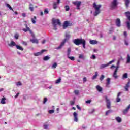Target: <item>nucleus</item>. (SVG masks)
Returning <instances> with one entry per match:
<instances>
[{
    "label": "nucleus",
    "instance_id": "37",
    "mask_svg": "<svg viewBox=\"0 0 130 130\" xmlns=\"http://www.w3.org/2000/svg\"><path fill=\"white\" fill-rule=\"evenodd\" d=\"M111 112H112V110H109L106 112L105 115L107 116V115H108V114L111 113Z\"/></svg>",
    "mask_w": 130,
    "mask_h": 130
},
{
    "label": "nucleus",
    "instance_id": "17",
    "mask_svg": "<svg viewBox=\"0 0 130 130\" xmlns=\"http://www.w3.org/2000/svg\"><path fill=\"white\" fill-rule=\"evenodd\" d=\"M108 66H109L108 63L107 64H101L100 67V69H101V70H102V69H105V68H107V67H108Z\"/></svg>",
    "mask_w": 130,
    "mask_h": 130
},
{
    "label": "nucleus",
    "instance_id": "34",
    "mask_svg": "<svg viewBox=\"0 0 130 130\" xmlns=\"http://www.w3.org/2000/svg\"><path fill=\"white\" fill-rule=\"evenodd\" d=\"M34 18H31V22L33 24H36V21H35V20H36V16H34Z\"/></svg>",
    "mask_w": 130,
    "mask_h": 130
},
{
    "label": "nucleus",
    "instance_id": "51",
    "mask_svg": "<svg viewBox=\"0 0 130 130\" xmlns=\"http://www.w3.org/2000/svg\"><path fill=\"white\" fill-rule=\"evenodd\" d=\"M16 86H22V83L21 82H18L16 83Z\"/></svg>",
    "mask_w": 130,
    "mask_h": 130
},
{
    "label": "nucleus",
    "instance_id": "64",
    "mask_svg": "<svg viewBox=\"0 0 130 130\" xmlns=\"http://www.w3.org/2000/svg\"><path fill=\"white\" fill-rule=\"evenodd\" d=\"M113 68H115V66L114 65H112L110 69H113Z\"/></svg>",
    "mask_w": 130,
    "mask_h": 130
},
{
    "label": "nucleus",
    "instance_id": "58",
    "mask_svg": "<svg viewBox=\"0 0 130 130\" xmlns=\"http://www.w3.org/2000/svg\"><path fill=\"white\" fill-rule=\"evenodd\" d=\"M19 95H20V93H17V94L15 96V98H18V97H19Z\"/></svg>",
    "mask_w": 130,
    "mask_h": 130
},
{
    "label": "nucleus",
    "instance_id": "19",
    "mask_svg": "<svg viewBox=\"0 0 130 130\" xmlns=\"http://www.w3.org/2000/svg\"><path fill=\"white\" fill-rule=\"evenodd\" d=\"M120 95H121V92H119L118 93V95H117V98L116 99V102H120V98H119V96H120Z\"/></svg>",
    "mask_w": 130,
    "mask_h": 130
},
{
    "label": "nucleus",
    "instance_id": "39",
    "mask_svg": "<svg viewBox=\"0 0 130 130\" xmlns=\"http://www.w3.org/2000/svg\"><path fill=\"white\" fill-rule=\"evenodd\" d=\"M126 24H127V28L128 30H130V22L127 21Z\"/></svg>",
    "mask_w": 130,
    "mask_h": 130
},
{
    "label": "nucleus",
    "instance_id": "63",
    "mask_svg": "<svg viewBox=\"0 0 130 130\" xmlns=\"http://www.w3.org/2000/svg\"><path fill=\"white\" fill-rule=\"evenodd\" d=\"M125 45H128V42H127L126 41H125Z\"/></svg>",
    "mask_w": 130,
    "mask_h": 130
},
{
    "label": "nucleus",
    "instance_id": "30",
    "mask_svg": "<svg viewBox=\"0 0 130 130\" xmlns=\"http://www.w3.org/2000/svg\"><path fill=\"white\" fill-rule=\"evenodd\" d=\"M71 51H72L71 48H68L67 51V56H70V54H71Z\"/></svg>",
    "mask_w": 130,
    "mask_h": 130
},
{
    "label": "nucleus",
    "instance_id": "53",
    "mask_svg": "<svg viewBox=\"0 0 130 130\" xmlns=\"http://www.w3.org/2000/svg\"><path fill=\"white\" fill-rule=\"evenodd\" d=\"M118 69H119V65H117L115 71H116V72H117V71H118Z\"/></svg>",
    "mask_w": 130,
    "mask_h": 130
},
{
    "label": "nucleus",
    "instance_id": "60",
    "mask_svg": "<svg viewBox=\"0 0 130 130\" xmlns=\"http://www.w3.org/2000/svg\"><path fill=\"white\" fill-rule=\"evenodd\" d=\"M23 45H25V46H26V45H27V42H23Z\"/></svg>",
    "mask_w": 130,
    "mask_h": 130
},
{
    "label": "nucleus",
    "instance_id": "25",
    "mask_svg": "<svg viewBox=\"0 0 130 130\" xmlns=\"http://www.w3.org/2000/svg\"><path fill=\"white\" fill-rule=\"evenodd\" d=\"M129 4H130L129 0H125V5L126 8H128V5H129Z\"/></svg>",
    "mask_w": 130,
    "mask_h": 130
},
{
    "label": "nucleus",
    "instance_id": "42",
    "mask_svg": "<svg viewBox=\"0 0 130 130\" xmlns=\"http://www.w3.org/2000/svg\"><path fill=\"white\" fill-rule=\"evenodd\" d=\"M122 79H127V73H124L123 74Z\"/></svg>",
    "mask_w": 130,
    "mask_h": 130
},
{
    "label": "nucleus",
    "instance_id": "44",
    "mask_svg": "<svg viewBox=\"0 0 130 130\" xmlns=\"http://www.w3.org/2000/svg\"><path fill=\"white\" fill-rule=\"evenodd\" d=\"M65 10L67 12L70 11V7L68 5L65 6Z\"/></svg>",
    "mask_w": 130,
    "mask_h": 130
},
{
    "label": "nucleus",
    "instance_id": "18",
    "mask_svg": "<svg viewBox=\"0 0 130 130\" xmlns=\"http://www.w3.org/2000/svg\"><path fill=\"white\" fill-rule=\"evenodd\" d=\"M125 15L126 17L127 18L128 20H129V21H130V12L127 11V12H125Z\"/></svg>",
    "mask_w": 130,
    "mask_h": 130
},
{
    "label": "nucleus",
    "instance_id": "20",
    "mask_svg": "<svg viewBox=\"0 0 130 130\" xmlns=\"http://www.w3.org/2000/svg\"><path fill=\"white\" fill-rule=\"evenodd\" d=\"M9 46H10V47H12V46H16V43H15L14 41H12L10 44H8Z\"/></svg>",
    "mask_w": 130,
    "mask_h": 130
},
{
    "label": "nucleus",
    "instance_id": "11",
    "mask_svg": "<svg viewBox=\"0 0 130 130\" xmlns=\"http://www.w3.org/2000/svg\"><path fill=\"white\" fill-rule=\"evenodd\" d=\"M69 26H71V24L69 22V21H64L63 25V28L67 29Z\"/></svg>",
    "mask_w": 130,
    "mask_h": 130
},
{
    "label": "nucleus",
    "instance_id": "32",
    "mask_svg": "<svg viewBox=\"0 0 130 130\" xmlns=\"http://www.w3.org/2000/svg\"><path fill=\"white\" fill-rule=\"evenodd\" d=\"M96 89L98 91H99V92H101V91H102V88L99 85L96 86Z\"/></svg>",
    "mask_w": 130,
    "mask_h": 130
},
{
    "label": "nucleus",
    "instance_id": "5",
    "mask_svg": "<svg viewBox=\"0 0 130 130\" xmlns=\"http://www.w3.org/2000/svg\"><path fill=\"white\" fill-rule=\"evenodd\" d=\"M52 22L53 24L54 30H57V28H56V24L60 25V21L59 19H53Z\"/></svg>",
    "mask_w": 130,
    "mask_h": 130
},
{
    "label": "nucleus",
    "instance_id": "23",
    "mask_svg": "<svg viewBox=\"0 0 130 130\" xmlns=\"http://www.w3.org/2000/svg\"><path fill=\"white\" fill-rule=\"evenodd\" d=\"M109 85H110V78L107 79V83H106V87H109Z\"/></svg>",
    "mask_w": 130,
    "mask_h": 130
},
{
    "label": "nucleus",
    "instance_id": "43",
    "mask_svg": "<svg viewBox=\"0 0 130 130\" xmlns=\"http://www.w3.org/2000/svg\"><path fill=\"white\" fill-rule=\"evenodd\" d=\"M61 81V78H59L57 80H56L55 84H59V83Z\"/></svg>",
    "mask_w": 130,
    "mask_h": 130
},
{
    "label": "nucleus",
    "instance_id": "2",
    "mask_svg": "<svg viewBox=\"0 0 130 130\" xmlns=\"http://www.w3.org/2000/svg\"><path fill=\"white\" fill-rule=\"evenodd\" d=\"M93 7L95 10V12L93 13L94 16H98L101 12V10H100V8L102 7L101 5H97L95 3H94Z\"/></svg>",
    "mask_w": 130,
    "mask_h": 130
},
{
    "label": "nucleus",
    "instance_id": "47",
    "mask_svg": "<svg viewBox=\"0 0 130 130\" xmlns=\"http://www.w3.org/2000/svg\"><path fill=\"white\" fill-rule=\"evenodd\" d=\"M74 93H75V95H79V91L78 90H75Z\"/></svg>",
    "mask_w": 130,
    "mask_h": 130
},
{
    "label": "nucleus",
    "instance_id": "29",
    "mask_svg": "<svg viewBox=\"0 0 130 130\" xmlns=\"http://www.w3.org/2000/svg\"><path fill=\"white\" fill-rule=\"evenodd\" d=\"M79 58H80V59H84L85 56H84L83 54H79Z\"/></svg>",
    "mask_w": 130,
    "mask_h": 130
},
{
    "label": "nucleus",
    "instance_id": "1",
    "mask_svg": "<svg viewBox=\"0 0 130 130\" xmlns=\"http://www.w3.org/2000/svg\"><path fill=\"white\" fill-rule=\"evenodd\" d=\"M73 42L75 44V45H81V44H82V46L83 48H86V40L84 39H75L73 40Z\"/></svg>",
    "mask_w": 130,
    "mask_h": 130
},
{
    "label": "nucleus",
    "instance_id": "41",
    "mask_svg": "<svg viewBox=\"0 0 130 130\" xmlns=\"http://www.w3.org/2000/svg\"><path fill=\"white\" fill-rule=\"evenodd\" d=\"M104 78H105V76H104V75H102L100 78V81L102 82V81H103V80L104 79Z\"/></svg>",
    "mask_w": 130,
    "mask_h": 130
},
{
    "label": "nucleus",
    "instance_id": "9",
    "mask_svg": "<svg viewBox=\"0 0 130 130\" xmlns=\"http://www.w3.org/2000/svg\"><path fill=\"white\" fill-rule=\"evenodd\" d=\"M45 51H46V50H42L41 52H38L37 53H34V55L35 56H39V55H41L42 54V53H43V52H45Z\"/></svg>",
    "mask_w": 130,
    "mask_h": 130
},
{
    "label": "nucleus",
    "instance_id": "48",
    "mask_svg": "<svg viewBox=\"0 0 130 130\" xmlns=\"http://www.w3.org/2000/svg\"><path fill=\"white\" fill-rule=\"evenodd\" d=\"M14 37L15 38V39H18L19 38V34H16L14 36Z\"/></svg>",
    "mask_w": 130,
    "mask_h": 130
},
{
    "label": "nucleus",
    "instance_id": "40",
    "mask_svg": "<svg viewBox=\"0 0 130 130\" xmlns=\"http://www.w3.org/2000/svg\"><path fill=\"white\" fill-rule=\"evenodd\" d=\"M130 62V56L129 54L127 56V63H129Z\"/></svg>",
    "mask_w": 130,
    "mask_h": 130
},
{
    "label": "nucleus",
    "instance_id": "7",
    "mask_svg": "<svg viewBox=\"0 0 130 130\" xmlns=\"http://www.w3.org/2000/svg\"><path fill=\"white\" fill-rule=\"evenodd\" d=\"M25 27H26V28H23V31H24V32H27V31H29V33H30L31 36H32V37H35L34 34H33V32H32V30H31L30 29V28H29L28 27L27 24L25 25Z\"/></svg>",
    "mask_w": 130,
    "mask_h": 130
},
{
    "label": "nucleus",
    "instance_id": "3",
    "mask_svg": "<svg viewBox=\"0 0 130 130\" xmlns=\"http://www.w3.org/2000/svg\"><path fill=\"white\" fill-rule=\"evenodd\" d=\"M70 38H71V35L68 32H66L65 34V39L61 43L60 45L57 48V49H60V48H61V47L64 45V43H66V41H68Z\"/></svg>",
    "mask_w": 130,
    "mask_h": 130
},
{
    "label": "nucleus",
    "instance_id": "16",
    "mask_svg": "<svg viewBox=\"0 0 130 130\" xmlns=\"http://www.w3.org/2000/svg\"><path fill=\"white\" fill-rule=\"evenodd\" d=\"M89 43L90 44H92V45L98 44V41H97V40H92L89 41Z\"/></svg>",
    "mask_w": 130,
    "mask_h": 130
},
{
    "label": "nucleus",
    "instance_id": "28",
    "mask_svg": "<svg viewBox=\"0 0 130 130\" xmlns=\"http://www.w3.org/2000/svg\"><path fill=\"white\" fill-rule=\"evenodd\" d=\"M30 42L32 43H37L38 44V40L37 39H30Z\"/></svg>",
    "mask_w": 130,
    "mask_h": 130
},
{
    "label": "nucleus",
    "instance_id": "8",
    "mask_svg": "<svg viewBox=\"0 0 130 130\" xmlns=\"http://www.w3.org/2000/svg\"><path fill=\"white\" fill-rule=\"evenodd\" d=\"M105 100H106V102L107 103V107L108 109H110L111 108V104L110 103V100L107 98V96H105Z\"/></svg>",
    "mask_w": 130,
    "mask_h": 130
},
{
    "label": "nucleus",
    "instance_id": "38",
    "mask_svg": "<svg viewBox=\"0 0 130 130\" xmlns=\"http://www.w3.org/2000/svg\"><path fill=\"white\" fill-rule=\"evenodd\" d=\"M7 7L8 8H9V9L10 10H11V11H13V12H15V11H14V9H13V8H12V7H11V5H10L9 4H7Z\"/></svg>",
    "mask_w": 130,
    "mask_h": 130
},
{
    "label": "nucleus",
    "instance_id": "12",
    "mask_svg": "<svg viewBox=\"0 0 130 130\" xmlns=\"http://www.w3.org/2000/svg\"><path fill=\"white\" fill-rule=\"evenodd\" d=\"M73 116L74 117V121H75L76 122H78V113H77V112H74Z\"/></svg>",
    "mask_w": 130,
    "mask_h": 130
},
{
    "label": "nucleus",
    "instance_id": "33",
    "mask_svg": "<svg viewBox=\"0 0 130 130\" xmlns=\"http://www.w3.org/2000/svg\"><path fill=\"white\" fill-rule=\"evenodd\" d=\"M6 98H3L2 99L1 103L2 104H6Z\"/></svg>",
    "mask_w": 130,
    "mask_h": 130
},
{
    "label": "nucleus",
    "instance_id": "59",
    "mask_svg": "<svg viewBox=\"0 0 130 130\" xmlns=\"http://www.w3.org/2000/svg\"><path fill=\"white\" fill-rule=\"evenodd\" d=\"M22 17L25 18V17H26V13H22Z\"/></svg>",
    "mask_w": 130,
    "mask_h": 130
},
{
    "label": "nucleus",
    "instance_id": "57",
    "mask_svg": "<svg viewBox=\"0 0 130 130\" xmlns=\"http://www.w3.org/2000/svg\"><path fill=\"white\" fill-rule=\"evenodd\" d=\"M87 82V78L86 77H84L83 78V83H86Z\"/></svg>",
    "mask_w": 130,
    "mask_h": 130
},
{
    "label": "nucleus",
    "instance_id": "13",
    "mask_svg": "<svg viewBox=\"0 0 130 130\" xmlns=\"http://www.w3.org/2000/svg\"><path fill=\"white\" fill-rule=\"evenodd\" d=\"M129 87H130V80H129L127 83L124 86V89L126 91H128V88H129Z\"/></svg>",
    "mask_w": 130,
    "mask_h": 130
},
{
    "label": "nucleus",
    "instance_id": "55",
    "mask_svg": "<svg viewBox=\"0 0 130 130\" xmlns=\"http://www.w3.org/2000/svg\"><path fill=\"white\" fill-rule=\"evenodd\" d=\"M91 58H92V59H96V56L92 55V57H91Z\"/></svg>",
    "mask_w": 130,
    "mask_h": 130
},
{
    "label": "nucleus",
    "instance_id": "56",
    "mask_svg": "<svg viewBox=\"0 0 130 130\" xmlns=\"http://www.w3.org/2000/svg\"><path fill=\"white\" fill-rule=\"evenodd\" d=\"M85 102H86V103L90 104V103H91V100H88L86 101Z\"/></svg>",
    "mask_w": 130,
    "mask_h": 130
},
{
    "label": "nucleus",
    "instance_id": "6",
    "mask_svg": "<svg viewBox=\"0 0 130 130\" xmlns=\"http://www.w3.org/2000/svg\"><path fill=\"white\" fill-rule=\"evenodd\" d=\"M74 6H76L77 10H80L82 2L81 1H74L72 2Z\"/></svg>",
    "mask_w": 130,
    "mask_h": 130
},
{
    "label": "nucleus",
    "instance_id": "62",
    "mask_svg": "<svg viewBox=\"0 0 130 130\" xmlns=\"http://www.w3.org/2000/svg\"><path fill=\"white\" fill-rule=\"evenodd\" d=\"M45 42H46V40H43L42 43V44H44V43H45Z\"/></svg>",
    "mask_w": 130,
    "mask_h": 130
},
{
    "label": "nucleus",
    "instance_id": "27",
    "mask_svg": "<svg viewBox=\"0 0 130 130\" xmlns=\"http://www.w3.org/2000/svg\"><path fill=\"white\" fill-rule=\"evenodd\" d=\"M29 9L31 12H33V11H34V8L33 7V5H32V4H29Z\"/></svg>",
    "mask_w": 130,
    "mask_h": 130
},
{
    "label": "nucleus",
    "instance_id": "50",
    "mask_svg": "<svg viewBox=\"0 0 130 130\" xmlns=\"http://www.w3.org/2000/svg\"><path fill=\"white\" fill-rule=\"evenodd\" d=\"M48 13H49V11L48 9H46L44 10V14H48Z\"/></svg>",
    "mask_w": 130,
    "mask_h": 130
},
{
    "label": "nucleus",
    "instance_id": "15",
    "mask_svg": "<svg viewBox=\"0 0 130 130\" xmlns=\"http://www.w3.org/2000/svg\"><path fill=\"white\" fill-rule=\"evenodd\" d=\"M130 109V104L128 106V107L125 109L123 110V114H126L127 112H128V110Z\"/></svg>",
    "mask_w": 130,
    "mask_h": 130
},
{
    "label": "nucleus",
    "instance_id": "36",
    "mask_svg": "<svg viewBox=\"0 0 130 130\" xmlns=\"http://www.w3.org/2000/svg\"><path fill=\"white\" fill-rule=\"evenodd\" d=\"M57 67V63L56 62L54 63L52 66V69H56Z\"/></svg>",
    "mask_w": 130,
    "mask_h": 130
},
{
    "label": "nucleus",
    "instance_id": "22",
    "mask_svg": "<svg viewBox=\"0 0 130 130\" xmlns=\"http://www.w3.org/2000/svg\"><path fill=\"white\" fill-rule=\"evenodd\" d=\"M113 77L114 78V79H117L118 76H117V71H115L114 72Z\"/></svg>",
    "mask_w": 130,
    "mask_h": 130
},
{
    "label": "nucleus",
    "instance_id": "26",
    "mask_svg": "<svg viewBox=\"0 0 130 130\" xmlns=\"http://www.w3.org/2000/svg\"><path fill=\"white\" fill-rule=\"evenodd\" d=\"M16 47L17 49H19V50H21V51H23V50H24V48L21 47V46L17 45H16Z\"/></svg>",
    "mask_w": 130,
    "mask_h": 130
},
{
    "label": "nucleus",
    "instance_id": "46",
    "mask_svg": "<svg viewBox=\"0 0 130 130\" xmlns=\"http://www.w3.org/2000/svg\"><path fill=\"white\" fill-rule=\"evenodd\" d=\"M49 113L50 114H52V113H54V110H49Z\"/></svg>",
    "mask_w": 130,
    "mask_h": 130
},
{
    "label": "nucleus",
    "instance_id": "54",
    "mask_svg": "<svg viewBox=\"0 0 130 130\" xmlns=\"http://www.w3.org/2000/svg\"><path fill=\"white\" fill-rule=\"evenodd\" d=\"M70 104L71 105H74L75 104V101H71Z\"/></svg>",
    "mask_w": 130,
    "mask_h": 130
},
{
    "label": "nucleus",
    "instance_id": "21",
    "mask_svg": "<svg viewBox=\"0 0 130 130\" xmlns=\"http://www.w3.org/2000/svg\"><path fill=\"white\" fill-rule=\"evenodd\" d=\"M115 119L117 121V122H118V123H120V122H121L122 121V119L121 118H120V117H116L115 118Z\"/></svg>",
    "mask_w": 130,
    "mask_h": 130
},
{
    "label": "nucleus",
    "instance_id": "31",
    "mask_svg": "<svg viewBox=\"0 0 130 130\" xmlns=\"http://www.w3.org/2000/svg\"><path fill=\"white\" fill-rule=\"evenodd\" d=\"M97 77H98V72H96L95 73V75L92 77V80H95V79H97Z\"/></svg>",
    "mask_w": 130,
    "mask_h": 130
},
{
    "label": "nucleus",
    "instance_id": "14",
    "mask_svg": "<svg viewBox=\"0 0 130 130\" xmlns=\"http://www.w3.org/2000/svg\"><path fill=\"white\" fill-rule=\"evenodd\" d=\"M120 19L119 18H117L116 20V25L117 26V27H120L121 25H120Z\"/></svg>",
    "mask_w": 130,
    "mask_h": 130
},
{
    "label": "nucleus",
    "instance_id": "61",
    "mask_svg": "<svg viewBox=\"0 0 130 130\" xmlns=\"http://www.w3.org/2000/svg\"><path fill=\"white\" fill-rule=\"evenodd\" d=\"M76 107L78 109H79V110H81V107L79 106V105H77Z\"/></svg>",
    "mask_w": 130,
    "mask_h": 130
},
{
    "label": "nucleus",
    "instance_id": "49",
    "mask_svg": "<svg viewBox=\"0 0 130 130\" xmlns=\"http://www.w3.org/2000/svg\"><path fill=\"white\" fill-rule=\"evenodd\" d=\"M47 101V98H44V101H43V103L44 104H45Z\"/></svg>",
    "mask_w": 130,
    "mask_h": 130
},
{
    "label": "nucleus",
    "instance_id": "10",
    "mask_svg": "<svg viewBox=\"0 0 130 130\" xmlns=\"http://www.w3.org/2000/svg\"><path fill=\"white\" fill-rule=\"evenodd\" d=\"M60 3V0H57V2H54L53 8V9H55L57 8V6L59 5V3Z\"/></svg>",
    "mask_w": 130,
    "mask_h": 130
},
{
    "label": "nucleus",
    "instance_id": "45",
    "mask_svg": "<svg viewBox=\"0 0 130 130\" xmlns=\"http://www.w3.org/2000/svg\"><path fill=\"white\" fill-rule=\"evenodd\" d=\"M68 58H69V59H71V60H73V61L75 60V57H73V56L70 57L68 56Z\"/></svg>",
    "mask_w": 130,
    "mask_h": 130
},
{
    "label": "nucleus",
    "instance_id": "52",
    "mask_svg": "<svg viewBox=\"0 0 130 130\" xmlns=\"http://www.w3.org/2000/svg\"><path fill=\"white\" fill-rule=\"evenodd\" d=\"M114 61H115V60H112V61L109 62L108 63V64H109H109H111V63H113V62H114Z\"/></svg>",
    "mask_w": 130,
    "mask_h": 130
},
{
    "label": "nucleus",
    "instance_id": "4",
    "mask_svg": "<svg viewBox=\"0 0 130 130\" xmlns=\"http://www.w3.org/2000/svg\"><path fill=\"white\" fill-rule=\"evenodd\" d=\"M118 5V2L117 0H113L110 5V8L111 10H115L117 8Z\"/></svg>",
    "mask_w": 130,
    "mask_h": 130
},
{
    "label": "nucleus",
    "instance_id": "35",
    "mask_svg": "<svg viewBox=\"0 0 130 130\" xmlns=\"http://www.w3.org/2000/svg\"><path fill=\"white\" fill-rule=\"evenodd\" d=\"M49 125L47 124L46 123L44 124L43 127L44 129H47L48 128Z\"/></svg>",
    "mask_w": 130,
    "mask_h": 130
},
{
    "label": "nucleus",
    "instance_id": "24",
    "mask_svg": "<svg viewBox=\"0 0 130 130\" xmlns=\"http://www.w3.org/2000/svg\"><path fill=\"white\" fill-rule=\"evenodd\" d=\"M50 59V57H49V56H46L43 58V60H44L45 61H47V60H49Z\"/></svg>",
    "mask_w": 130,
    "mask_h": 130
}]
</instances>
